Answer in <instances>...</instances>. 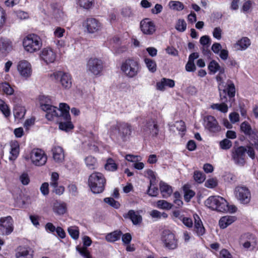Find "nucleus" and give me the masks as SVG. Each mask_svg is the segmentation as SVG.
<instances>
[{"label": "nucleus", "mask_w": 258, "mask_h": 258, "mask_svg": "<svg viewBox=\"0 0 258 258\" xmlns=\"http://www.w3.org/2000/svg\"><path fill=\"white\" fill-rule=\"evenodd\" d=\"M49 99L43 101L40 99V107L42 110L46 112L45 117L48 120H52L54 117H61L62 119L70 118L69 106L64 103L59 104V108H57L48 103Z\"/></svg>", "instance_id": "f257e3e1"}, {"label": "nucleus", "mask_w": 258, "mask_h": 258, "mask_svg": "<svg viewBox=\"0 0 258 258\" xmlns=\"http://www.w3.org/2000/svg\"><path fill=\"white\" fill-rule=\"evenodd\" d=\"M132 131L133 127L130 124L125 122H120L111 126L109 134L113 139L126 141L131 136Z\"/></svg>", "instance_id": "f03ea898"}, {"label": "nucleus", "mask_w": 258, "mask_h": 258, "mask_svg": "<svg viewBox=\"0 0 258 258\" xmlns=\"http://www.w3.org/2000/svg\"><path fill=\"white\" fill-rule=\"evenodd\" d=\"M227 87L226 89H223L220 90V97L222 103H213L211 105L210 108L213 109L217 110L223 113H226L228 111V107L226 104L227 101V95L229 98H232L235 96V88L234 83L230 81H228L227 83Z\"/></svg>", "instance_id": "7ed1b4c3"}, {"label": "nucleus", "mask_w": 258, "mask_h": 258, "mask_svg": "<svg viewBox=\"0 0 258 258\" xmlns=\"http://www.w3.org/2000/svg\"><path fill=\"white\" fill-rule=\"evenodd\" d=\"M205 205L209 208L220 212L234 213L237 208L235 206H229L226 200L220 196H211L205 201Z\"/></svg>", "instance_id": "20e7f679"}, {"label": "nucleus", "mask_w": 258, "mask_h": 258, "mask_svg": "<svg viewBox=\"0 0 258 258\" xmlns=\"http://www.w3.org/2000/svg\"><path fill=\"white\" fill-rule=\"evenodd\" d=\"M106 180L103 175L100 172L91 174L88 179V184L94 194H100L104 190Z\"/></svg>", "instance_id": "39448f33"}, {"label": "nucleus", "mask_w": 258, "mask_h": 258, "mask_svg": "<svg viewBox=\"0 0 258 258\" xmlns=\"http://www.w3.org/2000/svg\"><path fill=\"white\" fill-rule=\"evenodd\" d=\"M120 68L124 74L130 78L136 77L140 71L139 62L133 58H127L123 61Z\"/></svg>", "instance_id": "423d86ee"}, {"label": "nucleus", "mask_w": 258, "mask_h": 258, "mask_svg": "<svg viewBox=\"0 0 258 258\" xmlns=\"http://www.w3.org/2000/svg\"><path fill=\"white\" fill-rule=\"evenodd\" d=\"M23 45L26 51L33 53L39 50L41 47V39L37 35L30 34L24 38Z\"/></svg>", "instance_id": "0eeeda50"}, {"label": "nucleus", "mask_w": 258, "mask_h": 258, "mask_svg": "<svg viewBox=\"0 0 258 258\" xmlns=\"http://www.w3.org/2000/svg\"><path fill=\"white\" fill-rule=\"evenodd\" d=\"M26 160H31L33 164L37 166H43L45 164L47 160V156L44 151L40 149H34L29 155L25 156Z\"/></svg>", "instance_id": "6e6552de"}, {"label": "nucleus", "mask_w": 258, "mask_h": 258, "mask_svg": "<svg viewBox=\"0 0 258 258\" xmlns=\"http://www.w3.org/2000/svg\"><path fill=\"white\" fill-rule=\"evenodd\" d=\"M234 196L240 203L248 204L251 199V194L249 189L244 186H237L234 190Z\"/></svg>", "instance_id": "1a4fd4ad"}, {"label": "nucleus", "mask_w": 258, "mask_h": 258, "mask_svg": "<svg viewBox=\"0 0 258 258\" xmlns=\"http://www.w3.org/2000/svg\"><path fill=\"white\" fill-rule=\"evenodd\" d=\"M52 79L59 81L62 87L64 89H69L72 84V77L70 74L62 71H56L50 75Z\"/></svg>", "instance_id": "9d476101"}, {"label": "nucleus", "mask_w": 258, "mask_h": 258, "mask_svg": "<svg viewBox=\"0 0 258 258\" xmlns=\"http://www.w3.org/2000/svg\"><path fill=\"white\" fill-rule=\"evenodd\" d=\"M87 72L93 75H99L103 69V63L101 59L97 58H91L87 64Z\"/></svg>", "instance_id": "9b49d317"}, {"label": "nucleus", "mask_w": 258, "mask_h": 258, "mask_svg": "<svg viewBox=\"0 0 258 258\" xmlns=\"http://www.w3.org/2000/svg\"><path fill=\"white\" fill-rule=\"evenodd\" d=\"M162 240L165 246L170 249H174L177 247V241L175 235L168 230L163 231Z\"/></svg>", "instance_id": "f8f14e48"}, {"label": "nucleus", "mask_w": 258, "mask_h": 258, "mask_svg": "<svg viewBox=\"0 0 258 258\" xmlns=\"http://www.w3.org/2000/svg\"><path fill=\"white\" fill-rule=\"evenodd\" d=\"M13 231V219L11 216L0 219V234L8 235Z\"/></svg>", "instance_id": "ddd939ff"}, {"label": "nucleus", "mask_w": 258, "mask_h": 258, "mask_svg": "<svg viewBox=\"0 0 258 258\" xmlns=\"http://www.w3.org/2000/svg\"><path fill=\"white\" fill-rule=\"evenodd\" d=\"M83 26L89 33H94L101 30L102 25L96 19L87 18L83 23Z\"/></svg>", "instance_id": "4468645a"}, {"label": "nucleus", "mask_w": 258, "mask_h": 258, "mask_svg": "<svg viewBox=\"0 0 258 258\" xmlns=\"http://www.w3.org/2000/svg\"><path fill=\"white\" fill-rule=\"evenodd\" d=\"M246 149L242 146L233 150L232 157L235 164L243 166L245 163V153Z\"/></svg>", "instance_id": "2eb2a0df"}, {"label": "nucleus", "mask_w": 258, "mask_h": 258, "mask_svg": "<svg viewBox=\"0 0 258 258\" xmlns=\"http://www.w3.org/2000/svg\"><path fill=\"white\" fill-rule=\"evenodd\" d=\"M142 130L145 135H150L153 137L157 136L159 133L157 121L152 119L147 121Z\"/></svg>", "instance_id": "dca6fc26"}, {"label": "nucleus", "mask_w": 258, "mask_h": 258, "mask_svg": "<svg viewBox=\"0 0 258 258\" xmlns=\"http://www.w3.org/2000/svg\"><path fill=\"white\" fill-rule=\"evenodd\" d=\"M40 57L46 64L53 63L56 57V54L51 48H44L40 52Z\"/></svg>", "instance_id": "f3484780"}, {"label": "nucleus", "mask_w": 258, "mask_h": 258, "mask_svg": "<svg viewBox=\"0 0 258 258\" xmlns=\"http://www.w3.org/2000/svg\"><path fill=\"white\" fill-rule=\"evenodd\" d=\"M204 121L205 128L210 132L215 133L220 130V126L213 116L208 115L205 116Z\"/></svg>", "instance_id": "a211bd4d"}, {"label": "nucleus", "mask_w": 258, "mask_h": 258, "mask_svg": "<svg viewBox=\"0 0 258 258\" xmlns=\"http://www.w3.org/2000/svg\"><path fill=\"white\" fill-rule=\"evenodd\" d=\"M33 251L26 246H19L15 249L16 258H33Z\"/></svg>", "instance_id": "6ab92c4d"}, {"label": "nucleus", "mask_w": 258, "mask_h": 258, "mask_svg": "<svg viewBox=\"0 0 258 258\" xmlns=\"http://www.w3.org/2000/svg\"><path fill=\"white\" fill-rule=\"evenodd\" d=\"M17 69L21 76L23 77L28 78L31 75V66L27 60L20 61L17 66Z\"/></svg>", "instance_id": "aec40b11"}, {"label": "nucleus", "mask_w": 258, "mask_h": 258, "mask_svg": "<svg viewBox=\"0 0 258 258\" xmlns=\"http://www.w3.org/2000/svg\"><path fill=\"white\" fill-rule=\"evenodd\" d=\"M141 29L143 33L147 35H152L156 30L154 23L147 19L141 22Z\"/></svg>", "instance_id": "412c9836"}, {"label": "nucleus", "mask_w": 258, "mask_h": 258, "mask_svg": "<svg viewBox=\"0 0 258 258\" xmlns=\"http://www.w3.org/2000/svg\"><path fill=\"white\" fill-rule=\"evenodd\" d=\"M53 160L57 163H62L64 160V153L62 148L55 146L52 149Z\"/></svg>", "instance_id": "4be33fe9"}, {"label": "nucleus", "mask_w": 258, "mask_h": 258, "mask_svg": "<svg viewBox=\"0 0 258 258\" xmlns=\"http://www.w3.org/2000/svg\"><path fill=\"white\" fill-rule=\"evenodd\" d=\"M194 218L195 220L194 231L198 236L204 235L205 233V229L200 218L197 214H194Z\"/></svg>", "instance_id": "5701e85b"}, {"label": "nucleus", "mask_w": 258, "mask_h": 258, "mask_svg": "<svg viewBox=\"0 0 258 258\" xmlns=\"http://www.w3.org/2000/svg\"><path fill=\"white\" fill-rule=\"evenodd\" d=\"M10 156L9 159L11 161L15 160L18 157L20 153V145L17 141H12L10 143Z\"/></svg>", "instance_id": "b1692460"}, {"label": "nucleus", "mask_w": 258, "mask_h": 258, "mask_svg": "<svg viewBox=\"0 0 258 258\" xmlns=\"http://www.w3.org/2000/svg\"><path fill=\"white\" fill-rule=\"evenodd\" d=\"M174 86L175 82L174 80L163 78L160 82L156 83V89L158 90L164 91L165 89V87L173 88Z\"/></svg>", "instance_id": "393cba45"}, {"label": "nucleus", "mask_w": 258, "mask_h": 258, "mask_svg": "<svg viewBox=\"0 0 258 258\" xmlns=\"http://www.w3.org/2000/svg\"><path fill=\"white\" fill-rule=\"evenodd\" d=\"M53 211L57 215H63L67 211V205L63 202L56 201L53 205Z\"/></svg>", "instance_id": "a878e982"}, {"label": "nucleus", "mask_w": 258, "mask_h": 258, "mask_svg": "<svg viewBox=\"0 0 258 258\" xmlns=\"http://www.w3.org/2000/svg\"><path fill=\"white\" fill-rule=\"evenodd\" d=\"M159 187L163 198H167L171 195L173 189L167 183L161 181L159 183Z\"/></svg>", "instance_id": "bb28decb"}, {"label": "nucleus", "mask_w": 258, "mask_h": 258, "mask_svg": "<svg viewBox=\"0 0 258 258\" xmlns=\"http://www.w3.org/2000/svg\"><path fill=\"white\" fill-rule=\"evenodd\" d=\"M236 218L234 216H225L221 217L219 221V225L221 228L224 229L233 223Z\"/></svg>", "instance_id": "cd10ccee"}, {"label": "nucleus", "mask_w": 258, "mask_h": 258, "mask_svg": "<svg viewBox=\"0 0 258 258\" xmlns=\"http://www.w3.org/2000/svg\"><path fill=\"white\" fill-rule=\"evenodd\" d=\"M226 78V75L225 74V70L223 68V69L220 70V71H219V74L216 77V80L219 82V90H223L222 88L224 87V89H226L227 87V85L226 82L225 83L224 82V79ZM228 81H230V80H228L227 82ZM230 81H231L230 80Z\"/></svg>", "instance_id": "c85d7f7f"}, {"label": "nucleus", "mask_w": 258, "mask_h": 258, "mask_svg": "<svg viewBox=\"0 0 258 258\" xmlns=\"http://www.w3.org/2000/svg\"><path fill=\"white\" fill-rule=\"evenodd\" d=\"M127 217H128L134 224L137 225L141 223L142 221V216L139 215L138 212H135L134 210H130L127 213Z\"/></svg>", "instance_id": "c756f323"}, {"label": "nucleus", "mask_w": 258, "mask_h": 258, "mask_svg": "<svg viewBox=\"0 0 258 258\" xmlns=\"http://www.w3.org/2000/svg\"><path fill=\"white\" fill-rule=\"evenodd\" d=\"M122 235L120 230H115L112 232L107 234L106 235V240L110 242H113L119 240Z\"/></svg>", "instance_id": "7c9ffc66"}, {"label": "nucleus", "mask_w": 258, "mask_h": 258, "mask_svg": "<svg viewBox=\"0 0 258 258\" xmlns=\"http://www.w3.org/2000/svg\"><path fill=\"white\" fill-rule=\"evenodd\" d=\"M13 113L15 118L20 120L25 116L26 109L23 106L16 105L14 107Z\"/></svg>", "instance_id": "2f4dec72"}, {"label": "nucleus", "mask_w": 258, "mask_h": 258, "mask_svg": "<svg viewBox=\"0 0 258 258\" xmlns=\"http://www.w3.org/2000/svg\"><path fill=\"white\" fill-rule=\"evenodd\" d=\"M64 122L60 121L59 123V128L62 131L68 132L73 128L74 125L71 122V117L68 119H63Z\"/></svg>", "instance_id": "473e14b6"}, {"label": "nucleus", "mask_w": 258, "mask_h": 258, "mask_svg": "<svg viewBox=\"0 0 258 258\" xmlns=\"http://www.w3.org/2000/svg\"><path fill=\"white\" fill-rule=\"evenodd\" d=\"M169 8L174 11H181L184 8L183 4L179 1H171L168 3Z\"/></svg>", "instance_id": "72a5a7b5"}, {"label": "nucleus", "mask_w": 258, "mask_h": 258, "mask_svg": "<svg viewBox=\"0 0 258 258\" xmlns=\"http://www.w3.org/2000/svg\"><path fill=\"white\" fill-rule=\"evenodd\" d=\"M12 47V42L8 39H0V51L9 50Z\"/></svg>", "instance_id": "f704fd0d"}, {"label": "nucleus", "mask_w": 258, "mask_h": 258, "mask_svg": "<svg viewBox=\"0 0 258 258\" xmlns=\"http://www.w3.org/2000/svg\"><path fill=\"white\" fill-rule=\"evenodd\" d=\"M85 163L88 168L90 169H94L97 166L96 159L92 156L86 157L85 159Z\"/></svg>", "instance_id": "c9c22d12"}, {"label": "nucleus", "mask_w": 258, "mask_h": 258, "mask_svg": "<svg viewBox=\"0 0 258 258\" xmlns=\"http://www.w3.org/2000/svg\"><path fill=\"white\" fill-rule=\"evenodd\" d=\"M145 63L149 71L152 73L156 72L157 69V65L156 62L149 58H145L144 59Z\"/></svg>", "instance_id": "e433bc0d"}, {"label": "nucleus", "mask_w": 258, "mask_h": 258, "mask_svg": "<svg viewBox=\"0 0 258 258\" xmlns=\"http://www.w3.org/2000/svg\"><path fill=\"white\" fill-rule=\"evenodd\" d=\"M1 88L2 91L7 95H12L14 92L13 87L7 82L2 83Z\"/></svg>", "instance_id": "4c0bfd02"}, {"label": "nucleus", "mask_w": 258, "mask_h": 258, "mask_svg": "<svg viewBox=\"0 0 258 258\" xmlns=\"http://www.w3.org/2000/svg\"><path fill=\"white\" fill-rule=\"evenodd\" d=\"M236 44L239 46V49L245 50L250 45V41L247 37H243L237 41Z\"/></svg>", "instance_id": "58836bf2"}, {"label": "nucleus", "mask_w": 258, "mask_h": 258, "mask_svg": "<svg viewBox=\"0 0 258 258\" xmlns=\"http://www.w3.org/2000/svg\"><path fill=\"white\" fill-rule=\"evenodd\" d=\"M223 68H224L221 67L219 64L214 60H212L208 65V69L214 74Z\"/></svg>", "instance_id": "ea45409f"}, {"label": "nucleus", "mask_w": 258, "mask_h": 258, "mask_svg": "<svg viewBox=\"0 0 258 258\" xmlns=\"http://www.w3.org/2000/svg\"><path fill=\"white\" fill-rule=\"evenodd\" d=\"M105 168L107 170L114 171L117 169V165L112 158H108L105 165Z\"/></svg>", "instance_id": "a19ab883"}, {"label": "nucleus", "mask_w": 258, "mask_h": 258, "mask_svg": "<svg viewBox=\"0 0 258 258\" xmlns=\"http://www.w3.org/2000/svg\"><path fill=\"white\" fill-rule=\"evenodd\" d=\"M157 207L161 209L170 210L173 205L172 204L165 200H159L157 202Z\"/></svg>", "instance_id": "79ce46f5"}, {"label": "nucleus", "mask_w": 258, "mask_h": 258, "mask_svg": "<svg viewBox=\"0 0 258 258\" xmlns=\"http://www.w3.org/2000/svg\"><path fill=\"white\" fill-rule=\"evenodd\" d=\"M68 232L72 238L77 239L79 236V228L77 226H71L68 229Z\"/></svg>", "instance_id": "37998d69"}, {"label": "nucleus", "mask_w": 258, "mask_h": 258, "mask_svg": "<svg viewBox=\"0 0 258 258\" xmlns=\"http://www.w3.org/2000/svg\"><path fill=\"white\" fill-rule=\"evenodd\" d=\"M0 110L5 115L8 117L10 115V110L7 104L2 100L0 99Z\"/></svg>", "instance_id": "c03bdc74"}, {"label": "nucleus", "mask_w": 258, "mask_h": 258, "mask_svg": "<svg viewBox=\"0 0 258 258\" xmlns=\"http://www.w3.org/2000/svg\"><path fill=\"white\" fill-rule=\"evenodd\" d=\"M150 215L153 218L156 219H161L162 217L163 218H166L168 217V215L166 213H161L156 210H152L150 212Z\"/></svg>", "instance_id": "a18cd8bd"}, {"label": "nucleus", "mask_w": 258, "mask_h": 258, "mask_svg": "<svg viewBox=\"0 0 258 258\" xmlns=\"http://www.w3.org/2000/svg\"><path fill=\"white\" fill-rule=\"evenodd\" d=\"M94 3V0H78L79 5L85 9H90Z\"/></svg>", "instance_id": "49530a36"}, {"label": "nucleus", "mask_w": 258, "mask_h": 258, "mask_svg": "<svg viewBox=\"0 0 258 258\" xmlns=\"http://www.w3.org/2000/svg\"><path fill=\"white\" fill-rule=\"evenodd\" d=\"M194 177L196 182L201 183L205 181L206 175L202 172L196 171L194 172Z\"/></svg>", "instance_id": "de8ad7c7"}, {"label": "nucleus", "mask_w": 258, "mask_h": 258, "mask_svg": "<svg viewBox=\"0 0 258 258\" xmlns=\"http://www.w3.org/2000/svg\"><path fill=\"white\" fill-rule=\"evenodd\" d=\"M240 130L246 136L253 131L250 125L246 121L241 123Z\"/></svg>", "instance_id": "09e8293b"}, {"label": "nucleus", "mask_w": 258, "mask_h": 258, "mask_svg": "<svg viewBox=\"0 0 258 258\" xmlns=\"http://www.w3.org/2000/svg\"><path fill=\"white\" fill-rule=\"evenodd\" d=\"M186 28V23L183 19H179L176 24L175 29L179 32H184Z\"/></svg>", "instance_id": "8fccbe9b"}, {"label": "nucleus", "mask_w": 258, "mask_h": 258, "mask_svg": "<svg viewBox=\"0 0 258 258\" xmlns=\"http://www.w3.org/2000/svg\"><path fill=\"white\" fill-rule=\"evenodd\" d=\"M59 178V175L56 172H52L51 176V182L50 184L53 187H56L58 185L57 180Z\"/></svg>", "instance_id": "3c124183"}, {"label": "nucleus", "mask_w": 258, "mask_h": 258, "mask_svg": "<svg viewBox=\"0 0 258 258\" xmlns=\"http://www.w3.org/2000/svg\"><path fill=\"white\" fill-rule=\"evenodd\" d=\"M220 146L223 150H227L231 147L232 142L230 140L225 139L220 142Z\"/></svg>", "instance_id": "603ef678"}, {"label": "nucleus", "mask_w": 258, "mask_h": 258, "mask_svg": "<svg viewBox=\"0 0 258 258\" xmlns=\"http://www.w3.org/2000/svg\"><path fill=\"white\" fill-rule=\"evenodd\" d=\"M104 201L116 209L118 208L120 206L119 203L112 198H106L104 199Z\"/></svg>", "instance_id": "864d4df0"}, {"label": "nucleus", "mask_w": 258, "mask_h": 258, "mask_svg": "<svg viewBox=\"0 0 258 258\" xmlns=\"http://www.w3.org/2000/svg\"><path fill=\"white\" fill-rule=\"evenodd\" d=\"M218 184L217 180L216 178H212L208 179L205 182V185L208 188H214Z\"/></svg>", "instance_id": "5fc2aeb1"}, {"label": "nucleus", "mask_w": 258, "mask_h": 258, "mask_svg": "<svg viewBox=\"0 0 258 258\" xmlns=\"http://www.w3.org/2000/svg\"><path fill=\"white\" fill-rule=\"evenodd\" d=\"M77 250L85 258H92L87 247H77Z\"/></svg>", "instance_id": "6e6d98bb"}, {"label": "nucleus", "mask_w": 258, "mask_h": 258, "mask_svg": "<svg viewBox=\"0 0 258 258\" xmlns=\"http://www.w3.org/2000/svg\"><path fill=\"white\" fill-rule=\"evenodd\" d=\"M247 136L248 137L251 144L258 141V132L255 130H253Z\"/></svg>", "instance_id": "4d7b16f0"}, {"label": "nucleus", "mask_w": 258, "mask_h": 258, "mask_svg": "<svg viewBox=\"0 0 258 258\" xmlns=\"http://www.w3.org/2000/svg\"><path fill=\"white\" fill-rule=\"evenodd\" d=\"M21 182L23 185H27L30 182L29 175L26 173H23L19 177Z\"/></svg>", "instance_id": "13d9d810"}, {"label": "nucleus", "mask_w": 258, "mask_h": 258, "mask_svg": "<svg viewBox=\"0 0 258 258\" xmlns=\"http://www.w3.org/2000/svg\"><path fill=\"white\" fill-rule=\"evenodd\" d=\"M151 184L147 190V194L151 197H156L158 194V189L157 187H151Z\"/></svg>", "instance_id": "bf43d9fd"}, {"label": "nucleus", "mask_w": 258, "mask_h": 258, "mask_svg": "<svg viewBox=\"0 0 258 258\" xmlns=\"http://www.w3.org/2000/svg\"><path fill=\"white\" fill-rule=\"evenodd\" d=\"M181 221L185 226L188 228H191L193 226L192 221L191 218L185 217H181Z\"/></svg>", "instance_id": "052dcab7"}, {"label": "nucleus", "mask_w": 258, "mask_h": 258, "mask_svg": "<svg viewBox=\"0 0 258 258\" xmlns=\"http://www.w3.org/2000/svg\"><path fill=\"white\" fill-rule=\"evenodd\" d=\"M200 42L203 46H210L211 40L208 36L205 35L201 37Z\"/></svg>", "instance_id": "680f3d73"}, {"label": "nucleus", "mask_w": 258, "mask_h": 258, "mask_svg": "<svg viewBox=\"0 0 258 258\" xmlns=\"http://www.w3.org/2000/svg\"><path fill=\"white\" fill-rule=\"evenodd\" d=\"M185 70L188 72H195L196 70V66L194 62L188 60L185 65Z\"/></svg>", "instance_id": "e2e57ef3"}, {"label": "nucleus", "mask_w": 258, "mask_h": 258, "mask_svg": "<svg viewBox=\"0 0 258 258\" xmlns=\"http://www.w3.org/2000/svg\"><path fill=\"white\" fill-rule=\"evenodd\" d=\"M132 237L130 233H126L122 236V241L124 244H129L132 240Z\"/></svg>", "instance_id": "0e129e2a"}, {"label": "nucleus", "mask_w": 258, "mask_h": 258, "mask_svg": "<svg viewBox=\"0 0 258 258\" xmlns=\"http://www.w3.org/2000/svg\"><path fill=\"white\" fill-rule=\"evenodd\" d=\"M64 32L65 30L63 28L57 27L56 28L54 32V35L56 37L61 38L62 37H63Z\"/></svg>", "instance_id": "69168bd1"}, {"label": "nucleus", "mask_w": 258, "mask_h": 258, "mask_svg": "<svg viewBox=\"0 0 258 258\" xmlns=\"http://www.w3.org/2000/svg\"><path fill=\"white\" fill-rule=\"evenodd\" d=\"M229 119L232 123H235L239 120V115L236 112H232L229 114Z\"/></svg>", "instance_id": "338daca9"}, {"label": "nucleus", "mask_w": 258, "mask_h": 258, "mask_svg": "<svg viewBox=\"0 0 258 258\" xmlns=\"http://www.w3.org/2000/svg\"><path fill=\"white\" fill-rule=\"evenodd\" d=\"M175 126L179 131L184 132L185 131V123L182 120L176 121L175 123Z\"/></svg>", "instance_id": "774afa93"}]
</instances>
